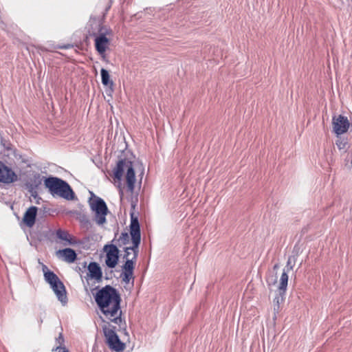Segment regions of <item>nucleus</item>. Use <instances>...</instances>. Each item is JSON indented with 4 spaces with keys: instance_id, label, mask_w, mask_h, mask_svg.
Segmentation results:
<instances>
[{
    "instance_id": "obj_1",
    "label": "nucleus",
    "mask_w": 352,
    "mask_h": 352,
    "mask_svg": "<svg viewBox=\"0 0 352 352\" xmlns=\"http://www.w3.org/2000/svg\"><path fill=\"white\" fill-rule=\"evenodd\" d=\"M121 296L116 289L111 287V322L118 327L111 326V351L123 352L126 343L130 342V337L126 331V324L121 318Z\"/></svg>"
},
{
    "instance_id": "obj_2",
    "label": "nucleus",
    "mask_w": 352,
    "mask_h": 352,
    "mask_svg": "<svg viewBox=\"0 0 352 352\" xmlns=\"http://www.w3.org/2000/svg\"><path fill=\"white\" fill-rule=\"evenodd\" d=\"M130 234L133 245L131 247L124 248V254L122 258L125 259V263L121 267L122 272L120 278L122 282L124 284L131 283V284L133 285L135 279L133 271L138 256V248L141 241V234L138 219L136 217L134 218L133 216H131Z\"/></svg>"
},
{
    "instance_id": "obj_3",
    "label": "nucleus",
    "mask_w": 352,
    "mask_h": 352,
    "mask_svg": "<svg viewBox=\"0 0 352 352\" xmlns=\"http://www.w3.org/2000/svg\"><path fill=\"white\" fill-rule=\"evenodd\" d=\"M124 173L127 190L130 192H133L136 182L135 174L132 162L126 157L121 158L118 160L113 173L114 184L118 186L120 190L124 188V184L122 182Z\"/></svg>"
},
{
    "instance_id": "obj_4",
    "label": "nucleus",
    "mask_w": 352,
    "mask_h": 352,
    "mask_svg": "<svg viewBox=\"0 0 352 352\" xmlns=\"http://www.w3.org/2000/svg\"><path fill=\"white\" fill-rule=\"evenodd\" d=\"M44 184L53 196H58L72 200L74 194L67 183L57 177H49L45 179Z\"/></svg>"
},
{
    "instance_id": "obj_5",
    "label": "nucleus",
    "mask_w": 352,
    "mask_h": 352,
    "mask_svg": "<svg viewBox=\"0 0 352 352\" xmlns=\"http://www.w3.org/2000/svg\"><path fill=\"white\" fill-rule=\"evenodd\" d=\"M43 272L45 280L50 285L58 299L65 305L67 298L63 283L54 272L48 270L47 266L43 265Z\"/></svg>"
},
{
    "instance_id": "obj_6",
    "label": "nucleus",
    "mask_w": 352,
    "mask_h": 352,
    "mask_svg": "<svg viewBox=\"0 0 352 352\" xmlns=\"http://www.w3.org/2000/svg\"><path fill=\"white\" fill-rule=\"evenodd\" d=\"M91 197L89 200V204L92 212L94 213L95 221L98 225H102L106 221V215L107 214V206L104 201L96 197L92 192Z\"/></svg>"
},
{
    "instance_id": "obj_7",
    "label": "nucleus",
    "mask_w": 352,
    "mask_h": 352,
    "mask_svg": "<svg viewBox=\"0 0 352 352\" xmlns=\"http://www.w3.org/2000/svg\"><path fill=\"white\" fill-rule=\"evenodd\" d=\"M87 274L85 277L87 285L91 291H94L98 288L96 283L102 281V273L99 265L95 262L90 263L87 267Z\"/></svg>"
},
{
    "instance_id": "obj_8",
    "label": "nucleus",
    "mask_w": 352,
    "mask_h": 352,
    "mask_svg": "<svg viewBox=\"0 0 352 352\" xmlns=\"http://www.w3.org/2000/svg\"><path fill=\"white\" fill-rule=\"evenodd\" d=\"M95 300L102 314L107 319H109L108 316L110 314V285H106L99 290L96 294Z\"/></svg>"
},
{
    "instance_id": "obj_9",
    "label": "nucleus",
    "mask_w": 352,
    "mask_h": 352,
    "mask_svg": "<svg viewBox=\"0 0 352 352\" xmlns=\"http://www.w3.org/2000/svg\"><path fill=\"white\" fill-rule=\"evenodd\" d=\"M288 283L287 272L283 270L280 278V283L278 287V294L276 296L273 301L274 311L275 314L279 311L280 304L284 300V296L287 290Z\"/></svg>"
},
{
    "instance_id": "obj_10",
    "label": "nucleus",
    "mask_w": 352,
    "mask_h": 352,
    "mask_svg": "<svg viewBox=\"0 0 352 352\" xmlns=\"http://www.w3.org/2000/svg\"><path fill=\"white\" fill-rule=\"evenodd\" d=\"M332 124L333 131L338 136L346 133L350 126L348 118L342 115L334 116Z\"/></svg>"
},
{
    "instance_id": "obj_11",
    "label": "nucleus",
    "mask_w": 352,
    "mask_h": 352,
    "mask_svg": "<svg viewBox=\"0 0 352 352\" xmlns=\"http://www.w3.org/2000/svg\"><path fill=\"white\" fill-rule=\"evenodd\" d=\"M16 174L0 161V183L10 184L17 181Z\"/></svg>"
},
{
    "instance_id": "obj_12",
    "label": "nucleus",
    "mask_w": 352,
    "mask_h": 352,
    "mask_svg": "<svg viewBox=\"0 0 352 352\" xmlns=\"http://www.w3.org/2000/svg\"><path fill=\"white\" fill-rule=\"evenodd\" d=\"M37 210L36 206H31L25 211L22 221L28 228H32L34 225Z\"/></svg>"
},
{
    "instance_id": "obj_13",
    "label": "nucleus",
    "mask_w": 352,
    "mask_h": 352,
    "mask_svg": "<svg viewBox=\"0 0 352 352\" xmlns=\"http://www.w3.org/2000/svg\"><path fill=\"white\" fill-rule=\"evenodd\" d=\"M57 256L67 263H73L76 258V254L71 248L60 250L56 252Z\"/></svg>"
},
{
    "instance_id": "obj_14",
    "label": "nucleus",
    "mask_w": 352,
    "mask_h": 352,
    "mask_svg": "<svg viewBox=\"0 0 352 352\" xmlns=\"http://www.w3.org/2000/svg\"><path fill=\"white\" fill-rule=\"evenodd\" d=\"M95 41L96 50L100 54H103L108 43V39L104 36H100L97 37Z\"/></svg>"
},
{
    "instance_id": "obj_15",
    "label": "nucleus",
    "mask_w": 352,
    "mask_h": 352,
    "mask_svg": "<svg viewBox=\"0 0 352 352\" xmlns=\"http://www.w3.org/2000/svg\"><path fill=\"white\" fill-rule=\"evenodd\" d=\"M100 318L102 322V328L105 337V342L110 346V324L109 322L106 321V320L102 318V316H100Z\"/></svg>"
},
{
    "instance_id": "obj_16",
    "label": "nucleus",
    "mask_w": 352,
    "mask_h": 352,
    "mask_svg": "<svg viewBox=\"0 0 352 352\" xmlns=\"http://www.w3.org/2000/svg\"><path fill=\"white\" fill-rule=\"evenodd\" d=\"M117 233L115 234V237L111 240V242L117 241L118 245L121 246L122 245H125L129 241V236L126 232H122L118 239H117Z\"/></svg>"
},
{
    "instance_id": "obj_17",
    "label": "nucleus",
    "mask_w": 352,
    "mask_h": 352,
    "mask_svg": "<svg viewBox=\"0 0 352 352\" xmlns=\"http://www.w3.org/2000/svg\"><path fill=\"white\" fill-rule=\"evenodd\" d=\"M102 82L104 85H107L109 83V75L107 70L104 69H101Z\"/></svg>"
},
{
    "instance_id": "obj_18",
    "label": "nucleus",
    "mask_w": 352,
    "mask_h": 352,
    "mask_svg": "<svg viewBox=\"0 0 352 352\" xmlns=\"http://www.w3.org/2000/svg\"><path fill=\"white\" fill-rule=\"evenodd\" d=\"M56 236L63 240V241H69V234L65 232V231H63V230H58L57 232H56Z\"/></svg>"
},
{
    "instance_id": "obj_19",
    "label": "nucleus",
    "mask_w": 352,
    "mask_h": 352,
    "mask_svg": "<svg viewBox=\"0 0 352 352\" xmlns=\"http://www.w3.org/2000/svg\"><path fill=\"white\" fill-rule=\"evenodd\" d=\"M104 251L106 253L105 263L108 267H110V245L107 244L104 247Z\"/></svg>"
},
{
    "instance_id": "obj_20",
    "label": "nucleus",
    "mask_w": 352,
    "mask_h": 352,
    "mask_svg": "<svg viewBox=\"0 0 352 352\" xmlns=\"http://www.w3.org/2000/svg\"><path fill=\"white\" fill-rule=\"evenodd\" d=\"M336 144L340 150H342L346 148L347 142L344 139L342 138H338V140H336Z\"/></svg>"
},
{
    "instance_id": "obj_21",
    "label": "nucleus",
    "mask_w": 352,
    "mask_h": 352,
    "mask_svg": "<svg viewBox=\"0 0 352 352\" xmlns=\"http://www.w3.org/2000/svg\"><path fill=\"white\" fill-rule=\"evenodd\" d=\"M111 256L113 257H119V250L116 245L111 243Z\"/></svg>"
},
{
    "instance_id": "obj_22",
    "label": "nucleus",
    "mask_w": 352,
    "mask_h": 352,
    "mask_svg": "<svg viewBox=\"0 0 352 352\" xmlns=\"http://www.w3.org/2000/svg\"><path fill=\"white\" fill-rule=\"evenodd\" d=\"M276 281H277V277L276 276H275L274 278H273V277L268 278L267 279V283L268 286H272L273 285H275Z\"/></svg>"
},
{
    "instance_id": "obj_23",
    "label": "nucleus",
    "mask_w": 352,
    "mask_h": 352,
    "mask_svg": "<svg viewBox=\"0 0 352 352\" xmlns=\"http://www.w3.org/2000/svg\"><path fill=\"white\" fill-rule=\"evenodd\" d=\"M119 257H113L111 256V270L118 264Z\"/></svg>"
},
{
    "instance_id": "obj_24",
    "label": "nucleus",
    "mask_w": 352,
    "mask_h": 352,
    "mask_svg": "<svg viewBox=\"0 0 352 352\" xmlns=\"http://www.w3.org/2000/svg\"><path fill=\"white\" fill-rule=\"evenodd\" d=\"M58 344H59L58 346L61 347L60 346L62 345L63 342V336L61 333H60L58 338H57L56 340Z\"/></svg>"
},
{
    "instance_id": "obj_25",
    "label": "nucleus",
    "mask_w": 352,
    "mask_h": 352,
    "mask_svg": "<svg viewBox=\"0 0 352 352\" xmlns=\"http://www.w3.org/2000/svg\"><path fill=\"white\" fill-rule=\"evenodd\" d=\"M56 351L57 352H69L67 350H66L63 347L57 346L56 347Z\"/></svg>"
},
{
    "instance_id": "obj_26",
    "label": "nucleus",
    "mask_w": 352,
    "mask_h": 352,
    "mask_svg": "<svg viewBox=\"0 0 352 352\" xmlns=\"http://www.w3.org/2000/svg\"><path fill=\"white\" fill-rule=\"evenodd\" d=\"M289 265H291L290 259H289L288 261H287V266H289Z\"/></svg>"
},
{
    "instance_id": "obj_27",
    "label": "nucleus",
    "mask_w": 352,
    "mask_h": 352,
    "mask_svg": "<svg viewBox=\"0 0 352 352\" xmlns=\"http://www.w3.org/2000/svg\"><path fill=\"white\" fill-rule=\"evenodd\" d=\"M278 267V264L275 265L274 267V269H277Z\"/></svg>"
}]
</instances>
